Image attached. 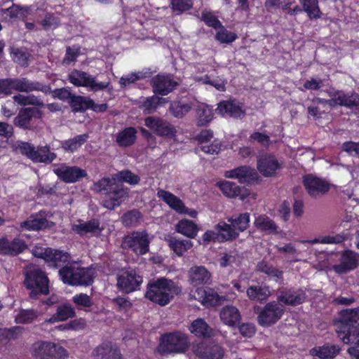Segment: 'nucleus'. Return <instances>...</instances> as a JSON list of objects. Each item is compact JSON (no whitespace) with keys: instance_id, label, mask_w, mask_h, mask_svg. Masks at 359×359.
<instances>
[{"instance_id":"obj_1","label":"nucleus","mask_w":359,"mask_h":359,"mask_svg":"<svg viewBox=\"0 0 359 359\" xmlns=\"http://www.w3.org/2000/svg\"><path fill=\"white\" fill-rule=\"evenodd\" d=\"M338 337L344 344L359 346V310H344L335 321Z\"/></svg>"},{"instance_id":"obj_2","label":"nucleus","mask_w":359,"mask_h":359,"mask_svg":"<svg viewBox=\"0 0 359 359\" xmlns=\"http://www.w3.org/2000/svg\"><path fill=\"white\" fill-rule=\"evenodd\" d=\"M180 292L181 289L172 280L161 278L148 284L145 297L160 306H165Z\"/></svg>"},{"instance_id":"obj_3","label":"nucleus","mask_w":359,"mask_h":359,"mask_svg":"<svg viewBox=\"0 0 359 359\" xmlns=\"http://www.w3.org/2000/svg\"><path fill=\"white\" fill-rule=\"evenodd\" d=\"M59 274L64 283L72 285H90L95 276L93 269L79 268L76 264L63 267L59 271Z\"/></svg>"},{"instance_id":"obj_4","label":"nucleus","mask_w":359,"mask_h":359,"mask_svg":"<svg viewBox=\"0 0 359 359\" xmlns=\"http://www.w3.org/2000/svg\"><path fill=\"white\" fill-rule=\"evenodd\" d=\"M25 285L31 290L32 298H36L39 294H47L49 292L48 279L39 269L36 268L27 271Z\"/></svg>"},{"instance_id":"obj_5","label":"nucleus","mask_w":359,"mask_h":359,"mask_svg":"<svg viewBox=\"0 0 359 359\" xmlns=\"http://www.w3.org/2000/svg\"><path fill=\"white\" fill-rule=\"evenodd\" d=\"M32 355L35 359H65L67 351L62 346L48 341H38L33 344Z\"/></svg>"},{"instance_id":"obj_6","label":"nucleus","mask_w":359,"mask_h":359,"mask_svg":"<svg viewBox=\"0 0 359 359\" xmlns=\"http://www.w3.org/2000/svg\"><path fill=\"white\" fill-rule=\"evenodd\" d=\"M151 238L145 231H134L124 237L121 246L137 255H144L149 251Z\"/></svg>"},{"instance_id":"obj_7","label":"nucleus","mask_w":359,"mask_h":359,"mask_svg":"<svg viewBox=\"0 0 359 359\" xmlns=\"http://www.w3.org/2000/svg\"><path fill=\"white\" fill-rule=\"evenodd\" d=\"M68 79L74 86L85 87L93 92L102 90L109 86V83L100 82L95 76L77 69H74L69 74Z\"/></svg>"},{"instance_id":"obj_8","label":"nucleus","mask_w":359,"mask_h":359,"mask_svg":"<svg viewBox=\"0 0 359 359\" xmlns=\"http://www.w3.org/2000/svg\"><path fill=\"white\" fill-rule=\"evenodd\" d=\"M188 344L186 335L180 333H170L161 337L158 349L163 353H180L187 350Z\"/></svg>"},{"instance_id":"obj_9","label":"nucleus","mask_w":359,"mask_h":359,"mask_svg":"<svg viewBox=\"0 0 359 359\" xmlns=\"http://www.w3.org/2000/svg\"><path fill=\"white\" fill-rule=\"evenodd\" d=\"M191 296L206 307L221 304L226 299H233L231 296H220L214 290L208 287H198L192 292Z\"/></svg>"},{"instance_id":"obj_10","label":"nucleus","mask_w":359,"mask_h":359,"mask_svg":"<svg viewBox=\"0 0 359 359\" xmlns=\"http://www.w3.org/2000/svg\"><path fill=\"white\" fill-rule=\"evenodd\" d=\"M236 233L229 229L227 223L219 222L214 227V230L205 231L202 236V244H207L211 241L224 242L233 239Z\"/></svg>"},{"instance_id":"obj_11","label":"nucleus","mask_w":359,"mask_h":359,"mask_svg":"<svg viewBox=\"0 0 359 359\" xmlns=\"http://www.w3.org/2000/svg\"><path fill=\"white\" fill-rule=\"evenodd\" d=\"M284 312L283 306L278 302L267 304L258 316V322L263 327H268L276 323Z\"/></svg>"},{"instance_id":"obj_12","label":"nucleus","mask_w":359,"mask_h":359,"mask_svg":"<svg viewBox=\"0 0 359 359\" xmlns=\"http://www.w3.org/2000/svg\"><path fill=\"white\" fill-rule=\"evenodd\" d=\"M53 172L62 181L73 183L87 175L86 171L76 166H69L65 163L55 164Z\"/></svg>"},{"instance_id":"obj_13","label":"nucleus","mask_w":359,"mask_h":359,"mask_svg":"<svg viewBox=\"0 0 359 359\" xmlns=\"http://www.w3.org/2000/svg\"><path fill=\"white\" fill-rule=\"evenodd\" d=\"M303 182L308 194L312 197H319L325 194L331 186L325 179L313 175L304 176Z\"/></svg>"},{"instance_id":"obj_14","label":"nucleus","mask_w":359,"mask_h":359,"mask_svg":"<svg viewBox=\"0 0 359 359\" xmlns=\"http://www.w3.org/2000/svg\"><path fill=\"white\" fill-rule=\"evenodd\" d=\"M359 266V254L353 250L344 251L339 258V262L332 266L338 274H346Z\"/></svg>"},{"instance_id":"obj_15","label":"nucleus","mask_w":359,"mask_h":359,"mask_svg":"<svg viewBox=\"0 0 359 359\" xmlns=\"http://www.w3.org/2000/svg\"><path fill=\"white\" fill-rule=\"evenodd\" d=\"M142 283V277L133 269L121 271L117 278L118 287L125 292L136 290Z\"/></svg>"},{"instance_id":"obj_16","label":"nucleus","mask_w":359,"mask_h":359,"mask_svg":"<svg viewBox=\"0 0 359 359\" xmlns=\"http://www.w3.org/2000/svg\"><path fill=\"white\" fill-rule=\"evenodd\" d=\"M33 255L54 266H57L60 262H66L69 259V255L67 252L49 248L35 247Z\"/></svg>"},{"instance_id":"obj_17","label":"nucleus","mask_w":359,"mask_h":359,"mask_svg":"<svg viewBox=\"0 0 359 359\" xmlns=\"http://www.w3.org/2000/svg\"><path fill=\"white\" fill-rule=\"evenodd\" d=\"M144 124L157 135L172 137L176 133L174 126L156 116L147 117L144 120Z\"/></svg>"},{"instance_id":"obj_18","label":"nucleus","mask_w":359,"mask_h":359,"mask_svg":"<svg viewBox=\"0 0 359 359\" xmlns=\"http://www.w3.org/2000/svg\"><path fill=\"white\" fill-rule=\"evenodd\" d=\"M49 214L40 211L38 213L32 215L26 221L20 224L21 228L27 230L38 231L51 228L54 223L48 219Z\"/></svg>"},{"instance_id":"obj_19","label":"nucleus","mask_w":359,"mask_h":359,"mask_svg":"<svg viewBox=\"0 0 359 359\" xmlns=\"http://www.w3.org/2000/svg\"><path fill=\"white\" fill-rule=\"evenodd\" d=\"M22 150L30 159L35 162L51 163L56 158V154L49 151L47 147H42L35 149L30 144L25 143Z\"/></svg>"},{"instance_id":"obj_20","label":"nucleus","mask_w":359,"mask_h":359,"mask_svg":"<svg viewBox=\"0 0 359 359\" xmlns=\"http://www.w3.org/2000/svg\"><path fill=\"white\" fill-rule=\"evenodd\" d=\"M257 168L263 176L272 177L281 168V163L275 156L264 154L258 158Z\"/></svg>"},{"instance_id":"obj_21","label":"nucleus","mask_w":359,"mask_h":359,"mask_svg":"<svg viewBox=\"0 0 359 359\" xmlns=\"http://www.w3.org/2000/svg\"><path fill=\"white\" fill-rule=\"evenodd\" d=\"M127 198V189H125L122 184H118L112 190L107 193L102 203L106 208L112 210L120 205Z\"/></svg>"},{"instance_id":"obj_22","label":"nucleus","mask_w":359,"mask_h":359,"mask_svg":"<svg viewBox=\"0 0 359 359\" xmlns=\"http://www.w3.org/2000/svg\"><path fill=\"white\" fill-rule=\"evenodd\" d=\"M224 176L226 178L237 180L240 183H250L257 179L255 170L246 165L226 170Z\"/></svg>"},{"instance_id":"obj_23","label":"nucleus","mask_w":359,"mask_h":359,"mask_svg":"<svg viewBox=\"0 0 359 359\" xmlns=\"http://www.w3.org/2000/svg\"><path fill=\"white\" fill-rule=\"evenodd\" d=\"M217 111L222 116H227L233 118H241L245 114L241 103L236 100H226L218 104Z\"/></svg>"},{"instance_id":"obj_24","label":"nucleus","mask_w":359,"mask_h":359,"mask_svg":"<svg viewBox=\"0 0 359 359\" xmlns=\"http://www.w3.org/2000/svg\"><path fill=\"white\" fill-rule=\"evenodd\" d=\"M177 83L168 75H157L151 80V86L154 93L165 95L170 93Z\"/></svg>"},{"instance_id":"obj_25","label":"nucleus","mask_w":359,"mask_h":359,"mask_svg":"<svg viewBox=\"0 0 359 359\" xmlns=\"http://www.w3.org/2000/svg\"><path fill=\"white\" fill-rule=\"evenodd\" d=\"M11 88L22 92H31L34 90H40L47 93L50 88L43 86L39 83H32L27 79H8L4 81Z\"/></svg>"},{"instance_id":"obj_26","label":"nucleus","mask_w":359,"mask_h":359,"mask_svg":"<svg viewBox=\"0 0 359 359\" xmlns=\"http://www.w3.org/2000/svg\"><path fill=\"white\" fill-rule=\"evenodd\" d=\"M193 351L196 355L204 359H220L223 356V350L217 344L201 343L194 346Z\"/></svg>"},{"instance_id":"obj_27","label":"nucleus","mask_w":359,"mask_h":359,"mask_svg":"<svg viewBox=\"0 0 359 359\" xmlns=\"http://www.w3.org/2000/svg\"><path fill=\"white\" fill-rule=\"evenodd\" d=\"M250 221V214L248 212L241 213L228 218L229 224H227V226L231 231L236 233L233 239L238 236L240 232L247 229L249 226Z\"/></svg>"},{"instance_id":"obj_28","label":"nucleus","mask_w":359,"mask_h":359,"mask_svg":"<svg viewBox=\"0 0 359 359\" xmlns=\"http://www.w3.org/2000/svg\"><path fill=\"white\" fill-rule=\"evenodd\" d=\"M220 320L229 327H234L239 323L241 316L239 310L233 306H224L219 311Z\"/></svg>"},{"instance_id":"obj_29","label":"nucleus","mask_w":359,"mask_h":359,"mask_svg":"<svg viewBox=\"0 0 359 359\" xmlns=\"http://www.w3.org/2000/svg\"><path fill=\"white\" fill-rule=\"evenodd\" d=\"M41 112L35 108H25L20 111L15 118V124L22 128H28L33 117L41 118Z\"/></svg>"},{"instance_id":"obj_30","label":"nucleus","mask_w":359,"mask_h":359,"mask_svg":"<svg viewBox=\"0 0 359 359\" xmlns=\"http://www.w3.org/2000/svg\"><path fill=\"white\" fill-rule=\"evenodd\" d=\"M189 277L191 284L196 286L207 283L210 278V273L204 266H195L189 271Z\"/></svg>"},{"instance_id":"obj_31","label":"nucleus","mask_w":359,"mask_h":359,"mask_svg":"<svg viewBox=\"0 0 359 359\" xmlns=\"http://www.w3.org/2000/svg\"><path fill=\"white\" fill-rule=\"evenodd\" d=\"M72 231L80 235L87 233L97 234L100 232V224L97 220L83 222L79 220L78 223L72 224Z\"/></svg>"},{"instance_id":"obj_32","label":"nucleus","mask_w":359,"mask_h":359,"mask_svg":"<svg viewBox=\"0 0 359 359\" xmlns=\"http://www.w3.org/2000/svg\"><path fill=\"white\" fill-rule=\"evenodd\" d=\"M306 298L305 291L299 290L297 291H287L280 294L278 297L279 302L285 304L296 306L303 303Z\"/></svg>"},{"instance_id":"obj_33","label":"nucleus","mask_w":359,"mask_h":359,"mask_svg":"<svg viewBox=\"0 0 359 359\" xmlns=\"http://www.w3.org/2000/svg\"><path fill=\"white\" fill-rule=\"evenodd\" d=\"M157 196L177 213L180 214L183 210L184 203L173 194L163 189H159L158 190Z\"/></svg>"},{"instance_id":"obj_34","label":"nucleus","mask_w":359,"mask_h":359,"mask_svg":"<svg viewBox=\"0 0 359 359\" xmlns=\"http://www.w3.org/2000/svg\"><path fill=\"white\" fill-rule=\"evenodd\" d=\"M96 359H120V351L113 347L111 343L103 344L98 346L94 351Z\"/></svg>"},{"instance_id":"obj_35","label":"nucleus","mask_w":359,"mask_h":359,"mask_svg":"<svg viewBox=\"0 0 359 359\" xmlns=\"http://www.w3.org/2000/svg\"><path fill=\"white\" fill-rule=\"evenodd\" d=\"M175 231L187 238H194L198 232V227L194 222L183 219L176 224Z\"/></svg>"},{"instance_id":"obj_36","label":"nucleus","mask_w":359,"mask_h":359,"mask_svg":"<svg viewBox=\"0 0 359 359\" xmlns=\"http://www.w3.org/2000/svg\"><path fill=\"white\" fill-rule=\"evenodd\" d=\"M137 130L133 127H128L116 135V142L120 147H129L136 140Z\"/></svg>"},{"instance_id":"obj_37","label":"nucleus","mask_w":359,"mask_h":359,"mask_svg":"<svg viewBox=\"0 0 359 359\" xmlns=\"http://www.w3.org/2000/svg\"><path fill=\"white\" fill-rule=\"evenodd\" d=\"M339 352L338 346L328 344L313 348L310 351L312 355L318 356L320 358H332L336 356Z\"/></svg>"},{"instance_id":"obj_38","label":"nucleus","mask_w":359,"mask_h":359,"mask_svg":"<svg viewBox=\"0 0 359 359\" xmlns=\"http://www.w3.org/2000/svg\"><path fill=\"white\" fill-rule=\"evenodd\" d=\"M254 225L257 229L266 231L269 233H275L277 231L276 224L265 215L257 216L254 221Z\"/></svg>"},{"instance_id":"obj_39","label":"nucleus","mask_w":359,"mask_h":359,"mask_svg":"<svg viewBox=\"0 0 359 359\" xmlns=\"http://www.w3.org/2000/svg\"><path fill=\"white\" fill-rule=\"evenodd\" d=\"M75 315L74 308L69 304H64L59 306L57 312L47 322L54 323L59 321H65Z\"/></svg>"},{"instance_id":"obj_40","label":"nucleus","mask_w":359,"mask_h":359,"mask_svg":"<svg viewBox=\"0 0 359 359\" xmlns=\"http://www.w3.org/2000/svg\"><path fill=\"white\" fill-rule=\"evenodd\" d=\"M337 104L347 107H356L359 109V95L355 93L345 94L341 92L334 93Z\"/></svg>"},{"instance_id":"obj_41","label":"nucleus","mask_w":359,"mask_h":359,"mask_svg":"<svg viewBox=\"0 0 359 359\" xmlns=\"http://www.w3.org/2000/svg\"><path fill=\"white\" fill-rule=\"evenodd\" d=\"M247 295L251 300L263 301L271 295V290L268 286H251L247 291Z\"/></svg>"},{"instance_id":"obj_42","label":"nucleus","mask_w":359,"mask_h":359,"mask_svg":"<svg viewBox=\"0 0 359 359\" xmlns=\"http://www.w3.org/2000/svg\"><path fill=\"white\" fill-rule=\"evenodd\" d=\"M189 330L191 333L200 337H210L212 333V330L201 318H198L193 321L189 327Z\"/></svg>"},{"instance_id":"obj_43","label":"nucleus","mask_w":359,"mask_h":359,"mask_svg":"<svg viewBox=\"0 0 359 359\" xmlns=\"http://www.w3.org/2000/svg\"><path fill=\"white\" fill-rule=\"evenodd\" d=\"M166 102L167 100L165 98L151 96L142 98L140 103V107L143 109L145 114H151L156 110L158 104Z\"/></svg>"},{"instance_id":"obj_44","label":"nucleus","mask_w":359,"mask_h":359,"mask_svg":"<svg viewBox=\"0 0 359 359\" xmlns=\"http://www.w3.org/2000/svg\"><path fill=\"white\" fill-rule=\"evenodd\" d=\"M213 118V109L205 104H200L197 108V124L205 126Z\"/></svg>"},{"instance_id":"obj_45","label":"nucleus","mask_w":359,"mask_h":359,"mask_svg":"<svg viewBox=\"0 0 359 359\" xmlns=\"http://www.w3.org/2000/svg\"><path fill=\"white\" fill-rule=\"evenodd\" d=\"M168 245L177 256H182L192 248L193 243L189 240L170 238L168 240Z\"/></svg>"},{"instance_id":"obj_46","label":"nucleus","mask_w":359,"mask_h":359,"mask_svg":"<svg viewBox=\"0 0 359 359\" xmlns=\"http://www.w3.org/2000/svg\"><path fill=\"white\" fill-rule=\"evenodd\" d=\"M346 240V236L343 233L337 235H329L316 238L312 240L302 241L303 243H308L310 244L323 243V244H338Z\"/></svg>"},{"instance_id":"obj_47","label":"nucleus","mask_w":359,"mask_h":359,"mask_svg":"<svg viewBox=\"0 0 359 359\" xmlns=\"http://www.w3.org/2000/svg\"><path fill=\"white\" fill-rule=\"evenodd\" d=\"M88 135L83 134L65 140L61 143L62 147L67 151L74 152L77 150L88 139Z\"/></svg>"},{"instance_id":"obj_48","label":"nucleus","mask_w":359,"mask_h":359,"mask_svg":"<svg viewBox=\"0 0 359 359\" xmlns=\"http://www.w3.org/2000/svg\"><path fill=\"white\" fill-rule=\"evenodd\" d=\"M149 76V72L146 70L140 71L137 72H132L126 75H123L119 80V83L121 87H126L131 83L147 78Z\"/></svg>"},{"instance_id":"obj_49","label":"nucleus","mask_w":359,"mask_h":359,"mask_svg":"<svg viewBox=\"0 0 359 359\" xmlns=\"http://www.w3.org/2000/svg\"><path fill=\"white\" fill-rule=\"evenodd\" d=\"M299 2L309 18L316 19L320 17V11L317 0H299Z\"/></svg>"},{"instance_id":"obj_50","label":"nucleus","mask_w":359,"mask_h":359,"mask_svg":"<svg viewBox=\"0 0 359 359\" xmlns=\"http://www.w3.org/2000/svg\"><path fill=\"white\" fill-rule=\"evenodd\" d=\"M217 186L226 197L234 198L239 194V187L234 182L221 181L217 183Z\"/></svg>"},{"instance_id":"obj_51","label":"nucleus","mask_w":359,"mask_h":359,"mask_svg":"<svg viewBox=\"0 0 359 359\" xmlns=\"http://www.w3.org/2000/svg\"><path fill=\"white\" fill-rule=\"evenodd\" d=\"M70 103L73 109L76 111L90 109V107L93 105V101L91 99L75 95L71 97Z\"/></svg>"},{"instance_id":"obj_52","label":"nucleus","mask_w":359,"mask_h":359,"mask_svg":"<svg viewBox=\"0 0 359 359\" xmlns=\"http://www.w3.org/2000/svg\"><path fill=\"white\" fill-rule=\"evenodd\" d=\"M114 180H116L117 184L126 182L130 184H137L139 183L140 178L138 175L129 170H123L114 174Z\"/></svg>"},{"instance_id":"obj_53","label":"nucleus","mask_w":359,"mask_h":359,"mask_svg":"<svg viewBox=\"0 0 359 359\" xmlns=\"http://www.w3.org/2000/svg\"><path fill=\"white\" fill-rule=\"evenodd\" d=\"M192 108L191 103H184L182 102H174L171 104L170 109L172 115L177 118H182Z\"/></svg>"},{"instance_id":"obj_54","label":"nucleus","mask_w":359,"mask_h":359,"mask_svg":"<svg viewBox=\"0 0 359 359\" xmlns=\"http://www.w3.org/2000/svg\"><path fill=\"white\" fill-rule=\"evenodd\" d=\"M196 80L201 81L203 84H209L219 91H224L226 89V81L219 76L211 77L205 76L203 78L196 79Z\"/></svg>"},{"instance_id":"obj_55","label":"nucleus","mask_w":359,"mask_h":359,"mask_svg":"<svg viewBox=\"0 0 359 359\" xmlns=\"http://www.w3.org/2000/svg\"><path fill=\"white\" fill-rule=\"evenodd\" d=\"M13 100L15 102L20 105H36L43 106V102L34 95H17L13 97Z\"/></svg>"},{"instance_id":"obj_56","label":"nucleus","mask_w":359,"mask_h":359,"mask_svg":"<svg viewBox=\"0 0 359 359\" xmlns=\"http://www.w3.org/2000/svg\"><path fill=\"white\" fill-rule=\"evenodd\" d=\"M237 38V35L226 29L222 25L217 29L215 39L221 43H230L234 41Z\"/></svg>"},{"instance_id":"obj_57","label":"nucleus","mask_w":359,"mask_h":359,"mask_svg":"<svg viewBox=\"0 0 359 359\" xmlns=\"http://www.w3.org/2000/svg\"><path fill=\"white\" fill-rule=\"evenodd\" d=\"M118 184L116 183V180H114V175H112L111 178H102L97 182L95 183L93 185V189L96 191H106L107 193L112 190L114 187Z\"/></svg>"},{"instance_id":"obj_58","label":"nucleus","mask_w":359,"mask_h":359,"mask_svg":"<svg viewBox=\"0 0 359 359\" xmlns=\"http://www.w3.org/2000/svg\"><path fill=\"white\" fill-rule=\"evenodd\" d=\"M28 8H20L17 5H13L8 9L3 10V15L9 16L10 18H21L23 19L26 17L28 13Z\"/></svg>"},{"instance_id":"obj_59","label":"nucleus","mask_w":359,"mask_h":359,"mask_svg":"<svg viewBox=\"0 0 359 359\" xmlns=\"http://www.w3.org/2000/svg\"><path fill=\"white\" fill-rule=\"evenodd\" d=\"M36 316V313L32 310H21L15 316V322L17 323H29L32 322Z\"/></svg>"},{"instance_id":"obj_60","label":"nucleus","mask_w":359,"mask_h":359,"mask_svg":"<svg viewBox=\"0 0 359 359\" xmlns=\"http://www.w3.org/2000/svg\"><path fill=\"white\" fill-rule=\"evenodd\" d=\"M72 301L76 306L82 308H88L93 304L91 298L83 293L74 295L72 297Z\"/></svg>"},{"instance_id":"obj_61","label":"nucleus","mask_w":359,"mask_h":359,"mask_svg":"<svg viewBox=\"0 0 359 359\" xmlns=\"http://www.w3.org/2000/svg\"><path fill=\"white\" fill-rule=\"evenodd\" d=\"M21 328L15 327L11 329H0V342L6 343L11 339L17 337V334L20 332Z\"/></svg>"},{"instance_id":"obj_62","label":"nucleus","mask_w":359,"mask_h":359,"mask_svg":"<svg viewBox=\"0 0 359 359\" xmlns=\"http://www.w3.org/2000/svg\"><path fill=\"white\" fill-rule=\"evenodd\" d=\"M41 25L45 29H53L60 25V20L52 14H46Z\"/></svg>"},{"instance_id":"obj_63","label":"nucleus","mask_w":359,"mask_h":359,"mask_svg":"<svg viewBox=\"0 0 359 359\" xmlns=\"http://www.w3.org/2000/svg\"><path fill=\"white\" fill-rule=\"evenodd\" d=\"M141 218V214L137 210H132L125 214L122 218L123 222L128 226L135 225Z\"/></svg>"},{"instance_id":"obj_64","label":"nucleus","mask_w":359,"mask_h":359,"mask_svg":"<svg viewBox=\"0 0 359 359\" xmlns=\"http://www.w3.org/2000/svg\"><path fill=\"white\" fill-rule=\"evenodd\" d=\"M258 270L264 272L269 276L276 277V278H281L282 277V272L271 266H269L268 264L265 262H260L257 265Z\"/></svg>"}]
</instances>
